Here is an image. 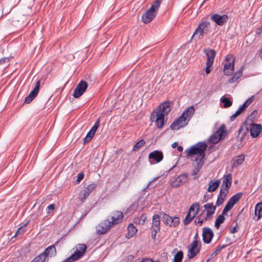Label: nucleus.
Segmentation results:
<instances>
[{
	"label": "nucleus",
	"instance_id": "35",
	"mask_svg": "<svg viewBox=\"0 0 262 262\" xmlns=\"http://www.w3.org/2000/svg\"><path fill=\"white\" fill-rule=\"evenodd\" d=\"M196 162V165L195 166L194 168L193 169L192 171L191 174L192 176H195L197 174V173L200 171L202 167L203 166L204 162H202L200 160V161H195Z\"/></svg>",
	"mask_w": 262,
	"mask_h": 262
},
{
	"label": "nucleus",
	"instance_id": "16",
	"mask_svg": "<svg viewBox=\"0 0 262 262\" xmlns=\"http://www.w3.org/2000/svg\"><path fill=\"white\" fill-rule=\"evenodd\" d=\"M214 236L213 232L208 227H204L203 229V241L205 243L209 244Z\"/></svg>",
	"mask_w": 262,
	"mask_h": 262
},
{
	"label": "nucleus",
	"instance_id": "30",
	"mask_svg": "<svg viewBox=\"0 0 262 262\" xmlns=\"http://www.w3.org/2000/svg\"><path fill=\"white\" fill-rule=\"evenodd\" d=\"M242 69H241L238 70L231 78L229 79L228 82L230 83L236 82L242 76Z\"/></svg>",
	"mask_w": 262,
	"mask_h": 262
},
{
	"label": "nucleus",
	"instance_id": "3",
	"mask_svg": "<svg viewBox=\"0 0 262 262\" xmlns=\"http://www.w3.org/2000/svg\"><path fill=\"white\" fill-rule=\"evenodd\" d=\"M161 4V0H155L149 8L142 16V20L144 24H148L156 16L159 7Z\"/></svg>",
	"mask_w": 262,
	"mask_h": 262
},
{
	"label": "nucleus",
	"instance_id": "5",
	"mask_svg": "<svg viewBox=\"0 0 262 262\" xmlns=\"http://www.w3.org/2000/svg\"><path fill=\"white\" fill-rule=\"evenodd\" d=\"M210 23L207 21H203L201 23L192 36L195 37L197 39H201L203 38L204 35H207L209 32V27Z\"/></svg>",
	"mask_w": 262,
	"mask_h": 262
},
{
	"label": "nucleus",
	"instance_id": "58",
	"mask_svg": "<svg viewBox=\"0 0 262 262\" xmlns=\"http://www.w3.org/2000/svg\"><path fill=\"white\" fill-rule=\"evenodd\" d=\"M230 210V209L226 205L222 211V214H223V215H224V214H226V213L228 211H229Z\"/></svg>",
	"mask_w": 262,
	"mask_h": 262
},
{
	"label": "nucleus",
	"instance_id": "2",
	"mask_svg": "<svg viewBox=\"0 0 262 262\" xmlns=\"http://www.w3.org/2000/svg\"><path fill=\"white\" fill-rule=\"evenodd\" d=\"M207 144L205 142H200L192 146L190 148L185 150L188 158H190L194 161L204 162L205 157V150L207 148Z\"/></svg>",
	"mask_w": 262,
	"mask_h": 262
},
{
	"label": "nucleus",
	"instance_id": "12",
	"mask_svg": "<svg viewBox=\"0 0 262 262\" xmlns=\"http://www.w3.org/2000/svg\"><path fill=\"white\" fill-rule=\"evenodd\" d=\"M87 88L88 84L86 82L83 80L80 81L74 91V97L79 98V97H80L86 91Z\"/></svg>",
	"mask_w": 262,
	"mask_h": 262
},
{
	"label": "nucleus",
	"instance_id": "63",
	"mask_svg": "<svg viewBox=\"0 0 262 262\" xmlns=\"http://www.w3.org/2000/svg\"><path fill=\"white\" fill-rule=\"evenodd\" d=\"M158 232H154V230H152V231H151V237L153 239H155V238H156V235L157 234Z\"/></svg>",
	"mask_w": 262,
	"mask_h": 262
},
{
	"label": "nucleus",
	"instance_id": "47",
	"mask_svg": "<svg viewBox=\"0 0 262 262\" xmlns=\"http://www.w3.org/2000/svg\"><path fill=\"white\" fill-rule=\"evenodd\" d=\"M97 185L95 183H92L89 184L86 188L84 189L85 191L89 192V194H91L96 187Z\"/></svg>",
	"mask_w": 262,
	"mask_h": 262
},
{
	"label": "nucleus",
	"instance_id": "64",
	"mask_svg": "<svg viewBox=\"0 0 262 262\" xmlns=\"http://www.w3.org/2000/svg\"><path fill=\"white\" fill-rule=\"evenodd\" d=\"M171 146L173 148H174L176 147L177 148V146H178V143L177 142H174L172 145Z\"/></svg>",
	"mask_w": 262,
	"mask_h": 262
},
{
	"label": "nucleus",
	"instance_id": "28",
	"mask_svg": "<svg viewBox=\"0 0 262 262\" xmlns=\"http://www.w3.org/2000/svg\"><path fill=\"white\" fill-rule=\"evenodd\" d=\"M196 216V213H190L188 212L184 220H183V224L187 225L189 224L192 220Z\"/></svg>",
	"mask_w": 262,
	"mask_h": 262
},
{
	"label": "nucleus",
	"instance_id": "34",
	"mask_svg": "<svg viewBox=\"0 0 262 262\" xmlns=\"http://www.w3.org/2000/svg\"><path fill=\"white\" fill-rule=\"evenodd\" d=\"M200 210V204L199 203H193L192 205H191L189 209L188 212L192 213H196V216L199 213Z\"/></svg>",
	"mask_w": 262,
	"mask_h": 262
},
{
	"label": "nucleus",
	"instance_id": "42",
	"mask_svg": "<svg viewBox=\"0 0 262 262\" xmlns=\"http://www.w3.org/2000/svg\"><path fill=\"white\" fill-rule=\"evenodd\" d=\"M145 144V142L143 139H141L138 142H137L135 145L134 146L133 150L137 151L140 149L142 147H143Z\"/></svg>",
	"mask_w": 262,
	"mask_h": 262
},
{
	"label": "nucleus",
	"instance_id": "43",
	"mask_svg": "<svg viewBox=\"0 0 262 262\" xmlns=\"http://www.w3.org/2000/svg\"><path fill=\"white\" fill-rule=\"evenodd\" d=\"M90 194L89 193L85 190L81 191L79 193V199L83 203L85 201L87 197L89 196Z\"/></svg>",
	"mask_w": 262,
	"mask_h": 262
},
{
	"label": "nucleus",
	"instance_id": "31",
	"mask_svg": "<svg viewBox=\"0 0 262 262\" xmlns=\"http://www.w3.org/2000/svg\"><path fill=\"white\" fill-rule=\"evenodd\" d=\"M127 233H128V237L130 238L133 237L137 232V228L135 227L133 224L130 223L127 227Z\"/></svg>",
	"mask_w": 262,
	"mask_h": 262
},
{
	"label": "nucleus",
	"instance_id": "27",
	"mask_svg": "<svg viewBox=\"0 0 262 262\" xmlns=\"http://www.w3.org/2000/svg\"><path fill=\"white\" fill-rule=\"evenodd\" d=\"M221 181L220 180H216L215 181H213L211 180L208 183V188L207 191L210 192L214 191L219 186Z\"/></svg>",
	"mask_w": 262,
	"mask_h": 262
},
{
	"label": "nucleus",
	"instance_id": "55",
	"mask_svg": "<svg viewBox=\"0 0 262 262\" xmlns=\"http://www.w3.org/2000/svg\"><path fill=\"white\" fill-rule=\"evenodd\" d=\"M83 177L84 174L83 173L81 172L78 173L77 175L76 182H80L83 179Z\"/></svg>",
	"mask_w": 262,
	"mask_h": 262
},
{
	"label": "nucleus",
	"instance_id": "1",
	"mask_svg": "<svg viewBox=\"0 0 262 262\" xmlns=\"http://www.w3.org/2000/svg\"><path fill=\"white\" fill-rule=\"evenodd\" d=\"M171 102L165 101L157 107L150 115V120L155 122L158 128L161 129L164 125V116L170 112Z\"/></svg>",
	"mask_w": 262,
	"mask_h": 262
},
{
	"label": "nucleus",
	"instance_id": "4",
	"mask_svg": "<svg viewBox=\"0 0 262 262\" xmlns=\"http://www.w3.org/2000/svg\"><path fill=\"white\" fill-rule=\"evenodd\" d=\"M74 253L61 262H73L80 258L85 253L87 246L84 244H78L75 247Z\"/></svg>",
	"mask_w": 262,
	"mask_h": 262
},
{
	"label": "nucleus",
	"instance_id": "46",
	"mask_svg": "<svg viewBox=\"0 0 262 262\" xmlns=\"http://www.w3.org/2000/svg\"><path fill=\"white\" fill-rule=\"evenodd\" d=\"M248 132V128L246 127V130L244 131L243 130V127L241 126L238 129V137L240 138L241 140H243L245 137L247 135V133Z\"/></svg>",
	"mask_w": 262,
	"mask_h": 262
},
{
	"label": "nucleus",
	"instance_id": "20",
	"mask_svg": "<svg viewBox=\"0 0 262 262\" xmlns=\"http://www.w3.org/2000/svg\"><path fill=\"white\" fill-rule=\"evenodd\" d=\"M262 130V126L259 124L252 123L250 125L251 136L253 138L258 136Z\"/></svg>",
	"mask_w": 262,
	"mask_h": 262
},
{
	"label": "nucleus",
	"instance_id": "48",
	"mask_svg": "<svg viewBox=\"0 0 262 262\" xmlns=\"http://www.w3.org/2000/svg\"><path fill=\"white\" fill-rule=\"evenodd\" d=\"M179 218L177 216H174L173 217H172L171 224L170 225V226L176 227L179 225Z\"/></svg>",
	"mask_w": 262,
	"mask_h": 262
},
{
	"label": "nucleus",
	"instance_id": "59",
	"mask_svg": "<svg viewBox=\"0 0 262 262\" xmlns=\"http://www.w3.org/2000/svg\"><path fill=\"white\" fill-rule=\"evenodd\" d=\"M141 262H159L158 261H154L151 259L150 258H144L142 260Z\"/></svg>",
	"mask_w": 262,
	"mask_h": 262
},
{
	"label": "nucleus",
	"instance_id": "36",
	"mask_svg": "<svg viewBox=\"0 0 262 262\" xmlns=\"http://www.w3.org/2000/svg\"><path fill=\"white\" fill-rule=\"evenodd\" d=\"M227 247L226 245H220L217 246L214 252L210 254L211 258H213L216 257L219 253L221 252V250Z\"/></svg>",
	"mask_w": 262,
	"mask_h": 262
},
{
	"label": "nucleus",
	"instance_id": "53",
	"mask_svg": "<svg viewBox=\"0 0 262 262\" xmlns=\"http://www.w3.org/2000/svg\"><path fill=\"white\" fill-rule=\"evenodd\" d=\"M213 63L206 62V67L205 68V72L208 74L210 72V67L212 66Z\"/></svg>",
	"mask_w": 262,
	"mask_h": 262
},
{
	"label": "nucleus",
	"instance_id": "61",
	"mask_svg": "<svg viewBox=\"0 0 262 262\" xmlns=\"http://www.w3.org/2000/svg\"><path fill=\"white\" fill-rule=\"evenodd\" d=\"M208 196H209L208 194H205L203 196V202H204V203L206 202L208 200Z\"/></svg>",
	"mask_w": 262,
	"mask_h": 262
},
{
	"label": "nucleus",
	"instance_id": "32",
	"mask_svg": "<svg viewBox=\"0 0 262 262\" xmlns=\"http://www.w3.org/2000/svg\"><path fill=\"white\" fill-rule=\"evenodd\" d=\"M245 160V156L244 155H241L238 156L236 160H234L233 163V167H237L239 165H241Z\"/></svg>",
	"mask_w": 262,
	"mask_h": 262
},
{
	"label": "nucleus",
	"instance_id": "9",
	"mask_svg": "<svg viewBox=\"0 0 262 262\" xmlns=\"http://www.w3.org/2000/svg\"><path fill=\"white\" fill-rule=\"evenodd\" d=\"M163 154L160 150H155L150 152L148 155L149 162L150 164H153L154 163H158L163 159Z\"/></svg>",
	"mask_w": 262,
	"mask_h": 262
},
{
	"label": "nucleus",
	"instance_id": "11",
	"mask_svg": "<svg viewBox=\"0 0 262 262\" xmlns=\"http://www.w3.org/2000/svg\"><path fill=\"white\" fill-rule=\"evenodd\" d=\"M112 227V225L110 224L108 220H104L100 222L96 227L97 233L103 234L110 230Z\"/></svg>",
	"mask_w": 262,
	"mask_h": 262
},
{
	"label": "nucleus",
	"instance_id": "26",
	"mask_svg": "<svg viewBox=\"0 0 262 262\" xmlns=\"http://www.w3.org/2000/svg\"><path fill=\"white\" fill-rule=\"evenodd\" d=\"M195 109L193 105L189 106L181 114L185 117L186 119L189 121L194 113Z\"/></svg>",
	"mask_w": 262,
	"mask_h": 262
},
{
	"label": "nucleus",
	"instance_id": "51",
	"mask_svg": "<svg viewBox=\"0 0 262 262\" xmlns=\"http://www.w3.org/2000/svg\"><path fill=\"white\" fill-rule=\"evenodd\" d=\"M25 232V230L24 229H23V227H19L17 231L16 232L15 235H14L13 237H12V238L16 236L17 235H19V234H23Z\"/></svg>",
	"mask_w": 262,
	"mask_h": 262
},
{
	"label": "nucleus",
	"instance_id": "56",
	"mask_svg": "<svg viewBox=\"0 0 262 262\" xmlns=\"http://www.w3.org/2000/svg\"><path fill=\"white\" fill-rule=\"evenodd\" d=\"M10 61L9 57H5L0 59V64H3L5 63H8Z\"/></svg>",
	"mask_w": 262,
	"mask_h": 262
},
{
	"label": "nucleus",
	"instance_id": "18",
	"mask_svg": "<svg viewBox=\"0 0 262 262\" xmlns=\"http://www.w3.org/2000/svg\"><path fill=\"white\" fill-rule=\"evenodd\" d=\"M188 175L182 174L178 176L171 183V186L174 188L179 187L181 184H185L187 182Z\"/></svg>",
	"mask_w": 262,
	"mask_h": 262
},
{
	"label": "nucleus",
	"instance_id": "49",
	"mask_svg": "<svg viewBox=\"0 0 262 262\" xmlns=\"http://www.w3.org/2000/svg\"><path fill=\"white\" fill-rule=\"evenodd\" d=\"M100 125V119L98 118L97 121L95 122L94 126L92 127L91 129L90 130L92 131L95 134L96 133V132L98 128L99 127Z\"/></svg>",
	"mask_w": 262,
	"mask_h": 262
},
{
	"label": "nucleus",
	"instance_id": "41",
	"mask_svg": "<svg viewBox=\"0 0 262 262\" xmlns=\"http://www.w3.org/2000/svg\"><path fill=\"white\" fill-rule=\"evenodd\" d=\"M48 258L42 252L33 259L34 262H45L46 258Z\"/></svg>",
	"mask_w": 262,
	"mask_h": 262
},
{
	"label": "nucleus",
	"instance_id": "15",
	"mask_svg": "<svg viewBox=\"0 0 262 262\" xmlns=\"http://www.w3.org/2000/svg\"><path fill=\"white\" fill-rule=\"evenodd\" d=\"M204 208L206 211V214L205 217V220H210L212 218V215L215 213L216 210V206H214L213 203H210L204 205Z\"/></svg>",
	"mask_w": 262,
	"mask_h": 262
},
{
	"label": "nucleus",
	"instance_id": "44",
	"mask_svg": "<svg viewBox=\"0 0 262 262\" xmlns=\"http://www.w3.org/2000/svg\"><path fill=\"white\" fill-rule=\"evenodd\" d=\"M95 134L93 133L92 131L90 130L87 134L86 136L83 139V143L85 144L90 142L92 140L93 137L94 136Z\"/></svg>",
	"mask_w": 262,
	"mask_h": 262
},
{
	"label": "nucleus",
	"instance_id": "57",
	"mask_svg": "<svg viewBox=\"0 0 262 262\" xmlns=\"http://www.w3.org/2000/svg\"><path fill=\"white\" fill-rule=\"evenodd\" d=\"M47 209L48 210V211H47V213H50V210L51 211H53L54 210V204H50V205H49L47 207Z\"/></svg>",
	"mask_w": 262,
	"mask_h": 262
},
{
	"label": "nucleus",
	"instance_id": "23",
	"mask_svg": "<svg viewBox=\"0 0 262 262\" xmlns=\"http://www.w3.org/2000/svg\"><path fill=\"white\" fill-rule=\"evenodd\" d=\"M204 53L207 56L206 62L213 63L216 54L215 51L214 49L207 48L204 49Z\"/></svg>",
	"mask_w": 262,
	"mask_h": 262
},
{
	"label": "nucleus",
	"instance_id": "37",
	"mask_svg": "<svg viewBox=\"0 0 262 262\" xmlns=\"http://www.w3.org/2000/svg\"><path fill=\"white\" fill-rule=\"evenodd\" d=\"M221 102L223 103V106L224 108L229 107L232 104V102L229 99V98L225 97H222L221 98Z\"/></svg>",
	"mask_w": 262,
	"mask_h": 262
},
{
	"label": "nucleus",
	"instance_id": "17",
	"mask_svg": "<svg viewBox=\"0 0 262 262\" xmlns=\"http://www.w3.org/2000/svg\"><path fill=\"white\" fill-rule=\"evenodd\" d=\"M198 241L197 239H195L191 244L188 254L189 258H192L200 252V248L198 247Z\"/></svg>",
	"mask_w": 262,
	"mask_h": 262
},
{
	"label": "nucleus",
	"instance_id": "8",
	"mask_svg": "<svg viewBox=\"0 0 262 262\" xmlns=\"http://www.w3.org/2000/svg\"><path fill=\"white\" fill-rule=\"evenodd\" d=\"M188 121L185 117L181 115L170 125V128L172 130H178L181 127H184L188 124Z\"/></svg>",
	"mask_w": 262,
	"mask_h": 262
},
{
	"label": "nucleus",
	"instance_id": "6",
	"mask_svg": "<svg viewBox=\"0 0 262 262\" xmlns=\"http://www.w3.org/2000/svg\"><path fill=\"white\" fill-rule=\"evenodd\" d=\"M225 127V125L222 124L220 128L210 137L208 141L215 144L217 143L221 140L224 139L227 135Z\"/></svg>",
	"mask_w": 262,
	"mask_h": 262
},
{
	"label": "nucleus",
	"instance_id": "14",
	"mask_svg": "<svg viewBox=\"0 0 262 262\" xmlns=\"http://www.w3.org/2000/svg\"><path fill=\"white\" fill-rule=\"evenodd\" d=\"M123 219V214L121 211H115L112 213L111 221L110 224L113 226L117 225L121 223Z\"/></svg>",
	"mask_w": 262,
	"mask_h": 262
},
{
	"label": "nucleus",
	"instance_id": "24",
	"mask_svg": "<svg viewBox=\"0 0 262 262\" xmlns=\"http://www.w3.org/2000/svg\"><path fill=\"white\" fill-rule=\"evenodd\" d=\"M223 189H220V194L216 202V207L220 206L223 204L228 193L227 190H225V191H223Z\"/></svg>",
	"mask_w": 262,
	"mask_h": 262
},
{
	"label": "nucleus",
	"instance_id": "60",
	"mask_svg": "<svg viewBox=\"0 0 262 262\" xmlns=\"http://www.w3.org/2000/svg\"><path fill=\"white\" fill-rule=\"evenodd\" d=\"M262 32V26L258 28H257L256 30V33L257 34H258V35H260Z\"/></svg>",
	"mask_w": 262,
	"mask_h": 262
},
{
	"label": "nucleus",
	"instance_id": "19",
	"mask_svg": "<svg viewBox=\"0 0 262 262\" xmlns=\"http://www.w3.org/2000/svg\"><path fill=\"white\" fill-rule=\"evenodd\" d=\"M232 174L228 173L224 176L223 180V183L221 187V189L227 190L228 193L229 192V189L231 186L232 184Z\"/></svg>",
	"mask_w": 262,
	"mask_h": 262
},
{
	"label": "nucleus",
	"instance_id": "40",
	"mask_svg": "<svg viewBox=\"0 0 262 262\" xmlns=\"http://www.w3.org/2000/svg\"><path fill=\"white\" fill-rule=\"evenodd\" d=\"M225 220V218L224 216L223 215V214L220 215L217 217V219H216V220L215 221V224H214L215 227L217 229H219V227H220L221 224H222L224 222Z\"/></svg>",
	"mask_w": 262,
	"mask_h": 262
},
{
	"label": "nucleus",
	"instance_id": "45",
	"mask_svg": "<svg viewBox=\"0 0 262 262\" xmlns=\"http://www.w3.org/2000/svg\"><path fill=\"white\" fill-rule=\"evenodd\" d=\"M183 257V253L182 251H178L174 255L173 262H181Z\"/></svg>",
	"mask_w": 262,
	"mask_h": 262
},
{
	"label": "nucleus",
	"instance_id": "50",
	"mask_svg": "<svg viewBox=\"0 0 262 262\" xmlns=\"http://www.w3.org/2000/svg\"><path fill=\"white\" fill-rule=\"evenodd\" d=\"M40 80H38L35 83L34 88L32 90L34 92L38 94L40 89Z\"/></svg>",
	"mask_w": 262,
	"mask_h": 262
},
{
	"label": "nucleus",
	"instance_id": "62",
	"mask_svg": "<svg viewBox=\"0 0 262 262\" xmlns=\"http://www.w3.org/2000/svg\"><path fill=\"white\" fill-rule=\"evenodd\" d=\"M237 231V230L236 229V226L233 227L232 229L230 230V233L232 234L235 233Z\"/></svg>",
	"mask_w": 262,
	"mask_h": 262
},
{
	"label": "nucleus",
	"instance_id": "38",
	"mask_svg": "<svg viewBox=\"0 0 262 262\" xmlns=\"http://www.w3.org/2000/svg\"><path fill=\"white\" fill-rule=\"evenodd\" d=\"M38 95V94L31 91L28 96L26 98L25 103H30Z\"/></svg>",
	"mask_w": 262,
	"mask_h": 262
},
{
	"label": "nucleus",
	"instance_id": "54",
	"mask_svg": "<svg viewBox=\"0 0 262 262\" xmlns=\"http://www.w3.org/2000/svg\"><path fill=\"white\" fill-rule=\"evenodd\" d=\"M137 203H133L127 209V211L130 212L132 210L135 209L137 207Z\"/></svg>",
	"mask_w": 262,
	"mask_h": 262
},
{
	"label": "nucleus",
	"instance_id": "10",
	"mask_svg": "<svg viewBox=\"0 0 262 262\" xmlns=\"http://www.w3.org/2000/svg\"><path fill=\"white\" fill-rule=\"evenodd\" d=\"M254 96H252L248 98L242 106H241L234 114L230 117V120L233 121L238 116L242 113L246 108L253 101Z\"/></svg>",
	"mask_w": 262,
	"mask_h": 262
},
{
	"label": "nucleus",
	"instance_id": "22",
	"mask_svg": "<svg viewBox=\"0 0 262 262\" xmlns=\"http://www.w3.org/2000/svg\"><path fill=\"white\" fill-rule=\"evenodd\" d=\"M242 195V192H238L235 194L229 200L226 205L231 209L234 205L241 199Z\"/></svg>",
	"mask_w": 262,
	"mask_h": 262
},
{
	"label": "nucleus",
	"instance_id": "39",
	"mask_svg": "<svg viewBox=\"0 0 262 262\" xmlns=\"http://www.w3.org/2000/svg\"><path fill=\"white\" fill-rule=\"evenodd\" d=\"M146 214L143 213L141 215L140 217H137L135 219V223H138V224L143 225L146 220Z\"/></svg>",
	"mask_w": 262,
	"mask_h": 262
},
{
	"label": "nucleus",
	"instance_id": "21",
	"mask_svg": "<svg viewBox=\"0 0 262 262\" xmlns=\"http://www.w3.org/2000/svg\"><path fill=\"white\" fill-rule=\"evenodd\" d=\"M151 229L155 232H159L160 230V217L158 214H155L152 216Z\"/></svg>",
	"mask_w": 262,
	"mask_h": 262
},
{
	"label": "nucleus",
	"instance_id": "7",
	"mask_svg": "<svg viewBox=\"0 0 262 262\" xmlns=\"http://www.w3.org/2000/svg\"><path fill=\"white\" fill-rule=\"evenodd\" d=\"M235 58L232 56H227L226 59V63L224 64V73L226 75H229L234 70Z\"/></svg>",
	"mask_w": 262,
	"mask_h": 262
},
{
	"label": "nucleus",
	"instance_id": "29",
	"mask_svg": "<svg viewBox=\"0 0 262 262\" xmlns=\"http://www.w3.org/2000/svg\"><path fill=\"white\" fill-rule=\"evenodd\" d=\"M255 214L257 216V220L262 216V202L257 203L255 207Z\"/></svg>",
	"mask_w": 262,
	"mask_h": 262
},
{
	"label": "nucleus",
	"instance_id": "52",
	"mask_svg": "<svg viewBox=\"0 0 262 262\" xmlns=\"http://www.w3.org/2000/svg\"><path fill=\"white\" fill-rule=\"evenodd\" d=\"M201 215H199L197 216L196 219L194 221V223L195 224H199V225L201 226L203 223V220L201 219Z\"/></svg>",
	"mask_w": 262,
	"mask_h": 262
},
{
	"label": "nucleus",
	"instance_id": "25",
	"mask_svg": "<svg viewBox=\"0 0 262 262\" xmlns=\"http://www.w3.org/2000/svg\"><path fill=\"white\" fill-rule=\"evenodd\" d=\"M59 243V241H57L54 245H51L49 246L48 248L46 249L45 251L43 252L46 256L48 257V255H50L51 257L54 256L56 255V250L55 247V245H57Z\"/></svg>",
	"mask_w": 262,
	"mask_h": 262
},
{
	"label": "nucleus",
	"instance_id": "13",
	"mask_svg": "<svg viewBox=\"0 0 262 262\" xmlns=\"http://www.w3.org/2000/svg\"><path fill=\"white\" fill-rule=\"evenodd\" d=\"M229 18V16L227 14L221 15L217 13L212 15L210 17L211 20L215 23L217 25L221 26L224 25L228 21Z\"/></svg>",
	"mask_w": 262,
	"mask_h": 262
},
{
	"label": "nucleus",
	"instance_id": "33",
	"mask_svg": "<svg viewBox=\"0 0 262 262\" xmlns=\"http://www.w3.org/2000/svg\"><path fill=\"white\" fill-rule=\"evenodd\" d=\"M161 215H162V220L163 223L165 224L170 226V225L171 224L172 217L164 213H161Z\"/></svg>",
	"mask_w": 262,
	"mask_h": 262
}]
</instances>
